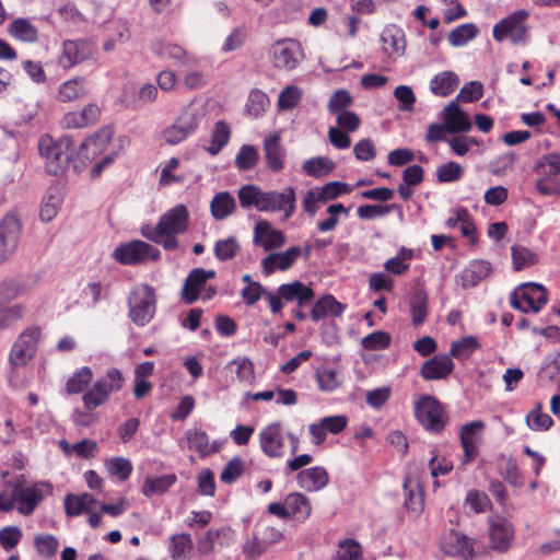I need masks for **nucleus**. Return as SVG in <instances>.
Returning <instances> with one entry per match:
<instances>
[{"label":"nucleus","mask_w":560,"mask_h":560,"mask_svg":"<svg viewBox=\"0 0 560 560\" xmlns=\"http://www.w3.org/2000/svg\"><path fill=\"white\" fill-rule=\"evenodd\" d=\"M413 256L415 254L412 249L400 247L394 257L384 262V269L389 273L400 276L409 269L410 261Z\"/></svg>","instance_id":"39"},{"label":"nucleus","mask_w":560,"mask_h":560,"mask_svg":"<svg viewBox=\"0 0 560 560\" xmlns=\"http://www.w3.org/2000/svg\"><path fill=\"white\" fill-rule=\"evenodd\" d=\"M511 253L513 267L516 271L533 266L538 261L537 254L521 245H513L511 247Z\"/></svg>","instance_id":"46"},{"label":"nucleus","mask_w":560,"mask_h":560,"mask_svg":"<svg viewBox=\"0 0 560 560\" xmlns=\"http://www.w3.org/2000/svg\"><path fill=\"white\" fill-rule=\"evenodd\" d=\"M90 83L84 77H74L65 81L58 90V100L62 103L74 102L84 97L90 91Z\"/></svg>","instance_id":"29"},{"label":"nucleus","mask_w":560,"mask_h":560,"mask_svg":"<svg viewBox=\"0 0 560 560\" xmlns=\"http://www.w3.org/2000/svg\"><path fill=\"white\" fill-rule=\"evenodd\" d=\"M22 226L15 214L8 213L0 221V264L9 260L16 252Z\"/></svg>","instance_id":"13"},{"label":"nucleus","mask_w":560,"mask_h":560,"mask_svg":"<svg viewBox=\"0 0 560 560\" xmlns=\"http://www.w3.org/2000/svg\"><path fill=\"white\" fill-rule=\"evenodd\" d=\"M479 33L478 27L474 23H465L455 27L448 34V42L454 47H459L468 44Z\"/></svg>","instance_id":"44"},{"label":"nucleus","mask_w":560,"mask_h":560,"mask_svg":"<svg viewBox=\"0 0 560 560\" xmlns=\"http://www.w3.org/2000/svg\"><path fill=\"white\" fill-rule=\"evenodd\" d=\"M9 33L15 39L35 43L38 39L37 28L27 19H15L9 25Z\"/></svg>","instance_id":"38"},{"label":"nucleus","mask_w":560,"mask_h":560,"mask_svg":"<svg viewBox=\"0 0 560 560\" xmlns=\"http://www.w3.org/2000/svg\"><path fill=\"white\" fill-rule=\"evenodd\" d=\"M215 277L214 270H206L203 268L192 269L185 280L183 287V300L187 304H191L198 300L200 291L206 287L209 279Z\"/></svg>","instance_id":"21"},{"label":"nucleus","mask_w":560,"mask_h":560,"mask_svg":"<svg viewBox=\"0 0 560 560\" xmlns=\"http://www.w3.org/2000/svg\"><path fill=\"white\" fill-rule=\"evenodd\" d=\"M480 343L474 336H466L459 340H455L451 345V355L459 361L468 359L478 348Z\"/></svg>","instance_id":"43"},{"label":"nucleus","mask_w":560,"mask_h":560,"mask_svg":"<svg viewBox=\"0 0 560 560\" xmlns=\"http://www.w3.org/2000/svg\"><path fill=\"white\" fill-rule=\"evenodd\" d=\"M93 372L89 366H83L78 370L67 382L66 389L68 394L82 393L85 387L91 383Z\"/></svg>","instance_id":"47"},{"label":"nucleus","mask_w":560,"mask_h":560,"mask_svg":"<svg viewBox=\"0 0 560 560\" xmlns=\"http://www.w3.org/2000/svg\"><path fill=\"white\" fill-rule=\"evenodd\" d=\"M544 285L526 282L517 285L510 294V304L522 313H538L547 304Z\"/></svg>","instance_id":"7"},{"label":"nucleus","mask_w":560,"mask_h":560,"mask_svg":"<svg viewBox=\"0 0 560 560\" xmlns=\"http://www.w3.org/2000/svg\"><path fill=\"white\" fill-rule=\"evenodd\" d=\"M113 135V129L105 127L93 136L86 138L75 153L73 168L77 172H80L88 163L92 162L98 154L104 152L108 147Z\"/></svg>","instance_id":"9"},{"label":"nucleus","mask_w":560,"mask_h":560,"mask_svg":"<svg viewBox=\"0 0 560 560\" xmlns=\"http://www.w3.org/2000/svg\"><path fill=\"white\" fill-rule=\"evenodd\" d=\"M4 487L12 490L13 509L16 508L22 515H31L45 494L51 492L50 485L46 482H35L28 486L23 475L4 480Z\"/></svg>","instance_id":"3"},{"label":"nucleus","mask_w":560,"mask_h":560,"mask_svg":"<svg viewBox=\"0 0 560 560\" xmlns=\"http://www.w3.org/2000/svg\"><path fill=\"white\" fill-rule=\"evenodd\" d=\"M489 536L493 549L506 551L514 537L511 522L499 515L491 516L489 518Z\"/></svg>","instance_id":"19"},{"label":"nucleus","mask_w":560,"mask_h":560,"mask_svg":"<svg viewBox=\"0 0 560 560\" xmlns=\"http://www.w3.org/2000/svg\"><path fill=\"white\" fill-rule=\"evenodd\" d=\"M264 153L266 163L272 172H280L284 167V150L279 132L275 131L265 137Z\"/></svg>","instance_id":"24"},{"label":"nucleus","mask_w":560,"mask_h":560,"mask_svg":"<svg viewBox=\"0 0 560 560\" xmlns=\"http://www.w3.org/2000/svg\"><path fill=\"white\" fill-rule=\"evenodd\" d=\"M189 213L184 205H176L167 210L155 226L144 225L141 235L161 245L165 250H176L179 247L177 236L188 228Z\"/></svg>","instance_id":"2"},{"label":"nucleus","mask_w":560,"mask_h":560,"mask_svg":"<svg viewBox=\"0 0 560 560\" xmlns=\"http://www.w3.org/2000/svg\"><path fill=\"white\" fill-rule=\"evenodd\" d=\"M490 264L486 260L471 261L460 273V284L464 289L477 285L490 273Z\"/></svg>","instance_id":"33"},{"label":"nucleus","mask_w":560,"mask_h":560,"mask_svg":"<svg viewBox=\"0 0 560 560\" xmlns=\"http://www.w3.org/2000/svg\"><path fill=\"white\" fill-rule=\"evenodd\" d=\"M162 139L170 145H176L187 140L190 135L187 130L175 119L172 125L166 127L161 135Z\"/></svg>","instance_id":"63"},{"label":"nucleus","mask_w":560,"mask_h":560,"mask_svg":"<svg viewBox=\"0 0 560 560\" xmlns=\"http://www.w3.org/2000/svg\"><path fill=\"white\" fill-rule=\"evenodd\" d=\"M528 15V11L518 10L501 20L493 27V38L498 42L510 39L513 44L524 43L527 38Z\"/></svg>","instance_id":"10"},{"label":"nucleus","mask_w":560,"mask_h":560,"mask_svg":"<svg viewBox=\"0 0 560 560\" xmlns=\"http://www.w3.org/2000/svg\"><path fill=\"white\" fill-rule=\"evenodd\" d=\"M445 128L448 132H467L472 125L468 115L462 110L456 101H452L445 106L442 115Z\"/></svg>","instance_id":"23"},{"label":"nucleus","mask_w":560,"mask_h":560,"mask_svg":"<svg viewBox=\"0 0 560 560\" xmlns=\"http://www.w3.org/2000/svg\"><path fill=\"white\" fill-rule=\"evenodd\" d=\"M235 209V199L228 191H220L215 194L210 201L211 215L218 221L224 220L231 215Z\"/></svg>","instance_id":"35"},{"label":"nucleus","mask_w":560,"mask_h":560,"mask_svg":"<svg viewBox=\"0 0 560 560\" xmlns=\"http://www.w3.org/2000/svg\"><path fill=\"white\" fill-rule=\"evenodd\" d=\"M542 404L538 402L536 407L526 416L527 425L535 431L548 430L553 421L547 413L541 412Z\"/></svg>","instance_id":"55"},{"label":"nucleus","mask_w":560,"mask_h":560,"mask_svg":"<svg viewBox=\"0 0 560 560\" xmlns=\"http://www.w3.org/2000/svg\"><path fill=\"white\" fill-rule=\"evenodd\" d=\"M207 108L200 102H191L177 116L176 120L191 136L199 128L200 124L206 119Z\"/></svg>","instance_id":"26"},{"label":"nucleus","mask_w":560,"mask_h":560,"mask_svg":"<svg viewBox=\"0 0 560 560\" xmlns=\"http://www.w3.org/2000/svg\"><path fill=\"white\" fill-rule=\"evenodd\" d=\"M534 172L539 175L535 188L542 196H560V152L542 154L534 164Z\"/></svg>","instance_id":"5"},{"label":"nucleus","mask_w":560,"mask_h":560,"mask_svg":"<svg viewBox=\"0 0 560 560\" xmlns=\"http://www.w3.org/2000/svg\"><path fill=\"white\" fill-rule=\"evenodd\" d=\"M230 136L231 130L225 121L219 120L215 122L211 135V144L208 151L211 154H218L228 144Z\"/></svg>","instance_id":"45"},{"label":"nucleus","mask_w":560,"mask_h":560,"mask_svg":"<svg viewBox=\"0 0 560 560\" xmlns=\"http://www.w3.org/2000/svg\"><path fill=\"white\" fill-rule=\"evenodd\" d=\"M160 250L143 241L135 240L118 245L113 252V258L121 265H138L148 260H158Z\"/></svg>","instance_id":"8"},{"label":"nucleus","mask_w":560,"mask_h":560,"mask_svg":"<svg viewBox=\"0 0 560 560\" xmlns=\"http://www.w3.org/2000/svg\"><path fill=\"white\" fill-rule=\"evenodd\" d=\"M229 365L236 368L235 373L240 382L250 384L255 380L254 364L248 358L234 359Z\"/></svg>","instance_id":"64"},{"label":"nucleus","mask_w":560,"mask_h":560,"mask_svg":"<svg viewBox=\"0 0 560 560\" xmlns=\"http://www.w3.org/2000/svg\"><path fill=\"white\" fill-rule=\"evenodd\" d=\"M289 518L305 522L312 514L311 500L301 492H291L285 497Z\"/></svg>","instance_id":"30"},{"label":"nucleus","mask_w":560,"mask_h":560,"mask_svg":"<svg viewBox=\"0 0 560 560\" xmlns=\"http://www.w3.org/2000/svg\"><path fill=\"white\" fill-rule=\"evenodd\" d=\"M459 84L455 72H438L430 82V90L434 95L447 96L454 92Z\"/></svg>","instance_id":"37"},{"label":"nucleus","mask_w":560,"mask_h":560,"mask_svg":"<svg viewBox=\"0 0 560 560\" xmlns=\"http://www.w3.org/2000/svg\"><path fill=\"white\" fill-rule=\"evenodd\" d=\"M177 481L175 474H167L163 476H147L141 486V493L147 498L153 495H163L166 493Z\"/></svg>","instance_id":"32"},{"label":"nucleus","mask_w":560,"mask_h":560,"mask_svg":"<svg viewBox=\"0 0 560 560\" xmlns=\"http://www.w3.org/2000/svg\"><path fill=\"white\" fill-rule=\"evenodd\" d=\"M417 420L428 431L439 433L446 423V416L441 404L432 396H422L416 404Z\"/></svg>","instance_id":"11"},{"label":"nucleus","mask_w":560,"mask_h":560,"mask_svg":"<svg viewBox=\"0 0 560 560\" xmlns=\"http://www.w3.org/2000/svg\"><path fill=\"white\" fill-rule=\"evenodd\" d=\"M124 383L122 374L117 369H110L106 375L98 378L95 385L101 386V389L109 397L112 393H117L121 389Z\"/></svg>","instance_id":"52"},{"label":"nucleus","mask_w":560,"mask_h":560,"mask_svg":"<svg viewBox=\"0 0 560 560\" xmlns=\"http://www.w3.org/2000/svg\"><path fill=\"white\" fill-rule=\"evenodd\" d=\"M186 439L188 447L196 451L201 456L211 455L220 450V444L215 441L210 443L208 434L201 430H188L186 432Z\"/></svg>","instance_id":"34"},{"label":"nucleus","mask_w":560,"mask_h":560,"mask_svg":"<svg viewBox=\"0 0 560 560\" xmlns=\"http://www.w3.org/2000/svg\"><path fill=\"white\" fill-rule=\"evenodd\" d=\"M284 429L280 422H272L259 432V444L268 457H280L283 455Z\"/></svg>","instance_id":"18"},{"label":"nucleus","mask_w":560,"mask_h":560,"mask_svg":"<svg viewBox=\"0 0 560 560\" xmlns=\"http://www.w3.org/2000/svg\"><path fill=\"white\" fill-rule=\"evenodd\" d=\"M278 293L287 302L296 301L299 306H303L314 298L313 289L298 280L291 283L281 284L278 288Z\"/></svg>","instance_id":"31"},{"label":"nucleus","mask_w":560,"mask_h":560,"mask_svg":"<svg viewBox=\"0 0 560 560\" xmlns=\"http://www.w3.org/2000/svg\"><path fill=\"white\" fill-rule=\"evenodd\" d=\"M106 469L120 481L127 480L132 472V464L125 457H113L106 462Z\"/></svg>","instance_id":"56"},{"label":"nucleus","mask_w":560,"mask_h":560,"mask_svg":"<svg viewBox=\"0 0 560 560\" xmlns=\"http://www.w3.org/2000/svg\"><path fill=\"white\" fill-rule=\"evenodd\" d=\"M192 549V540L189 534H177L171 537V557L180 559Z\"/></svg>","instance_id":"62"},{"label":"nucleus","mask_w":560,"mask_h":560,"mask_svg":"<svg viewBox=\"0 0 560 560\" xmlns=\"http://www.w3.org/2000/svg\"><path fill=\"white\" fill-rule=\"evenodd\" d=\"M392 337L388 332L377 330L366 335L361 339V346L365 350L376 351L384 350L389 347Z\"/></svg>","instance_id":"57"},{"label":"nucleus","mask_w":560,"mask_h":560,"mask_svg":"<svg viewBox=\"0 0 560 560\" xmlns=\"http://www.w3.org/2000/svg\"><path fill=\"white\" fill-rule=\"evenodd\" d=\"M486 425L482 421L477 420L465 423L460 428L459 439L464 450V465L472 462L477 457L479 453V446L482 443V433Z\"/></svg>","instance_id":"16"},{"label":"nucleus","mask_w":560,"mask_h":560,"mask_svg":"<svg viewBox=\"0 0 560 560\" xmlns=\"http://www.w3.org/2000/svg\"><path fill=\"white\" fill-rule=\"evenodd\" d=\"M74 142L72 138L65 136L54 140L50 136L44 135L39 138L38 150L45 159L46 171L51 175L62 174L73 159Z\"/></svg>","instance_id":"4"},{"label":"nucleus","mask_w":560,"mask_h":560,"mask_svg":"<svg viewBox=\"0 0 560 560\" xmlns=\"http://www.w3.org/2000/svg\"><path fill=\"white\" fill-rule=\"evenodd\" d=\"M339 550L334 560H362V547L354 539H345L338 544Z\"/></svg>","instance_id":"58"},{"label":"nucleus","mask_w":560,"mask_h":560,"mask_svg":"<svg viewBox=\"0 0 560 560\" xmlns=\"http://www.w3.org/2000/svg\"><path fill=\"white\" fill-rule=\"evenodd\" d=\"M346 306L339 303L332 295L328 294L318 300L312 308L311 316L314 322H318L320 318L331 315L340 316Z\"/></svg>","instance_id":"36"},{"label":"nucleus","mask_w":560,"mask_h":560,"mask_svg":"<svg viewBox=\"0 0 560 560\" xmlns=\"http://www.w3.org/2000/svg\"><path fill=\"white\" fill-rule=\"evenodd\" d=\"M270 54L276 68L288 70L296 68L304 57L299 42L291 38L276 42Z\"/></svg>","instance_id":"14"},{"label":"nucleus","mask_w":560,"mask_h":560,"mask_svg":"<svg viewBox=\"0 0 560 560\" xmlns=\"http://www.w3.org/2000/svg\"><path fill=\"white\" fill-rule=\"evenodd\" d=\"M240 206L243 209H256L266 213H282V221L290 219L296 209V194L293 187L283 190H262L254 184L243 185L237 190Z\"/></svg>","instance_id":"1"},{"label":"nucleus","mask_w":560,"mask_h":560,"mask_svg":"<svg viewBox=\"0 0 560 560\" xmlns=\"http://www.w3.org/2000/svg\"><path fill=\"white\" fill-rule=\"evenodd\" d=\"M382 50L390 59H397L405 54L406 39L402 30L390 25L381 35Z\"/></svg>","instance_id":"22"},{"label":"nucleus","mask_w":560,"mask_h":560,"mask_svg":"<svg viewBox=\"0 0 560 560\" xmlns=\"http://www.w3.org/2000/svg\"><path fill=\"white\" fill-rule=\"evenodd\" d=\"M328 481V472L322 466L304 469L298 475L299 486L308 492H316L322 490L327 486Z\"/></svg>","instance_id":"27"},{"label":"nucleus","mask_w":560,"mask_h":560,"mask_svg":"<svg viewBox=\"0 0 560 560\" xmlns=\"http://www.w3.org/2000/svg\"><path fill=\"white\" fill-rule=\"evenodd\" d=\"M96 499L90 493H82L80 495L68 494L65 498V510L68 516H78L88 511Z\"/></svg>","instance_id":"40"},{"label":"nucleus","mask_w":560,"mask_h":560,"mask_svg":"<svg viewBox=\"0 0 560 560\" xmlns=\"http://www.w3.org/2000/svg\"><path fill=\"white\" fill-rule=\"evenodd\" d=\"M335 167L334 162L325 156L308 159L303 162V172L313 177H323L328 175Z\"/></svg>","instance_id":"42"},{"label":"nucleus","mask_w":560,"mask_h":560,"mask_svg":"<svg viewBox=\"0 0 560 560\" xmlns=\"http://www.w3.org/2000/svg\"><path fill=\"white\" fill-rule=\"evenodd\" d=\"M352 96L349 91L345 89H340L335 91L327 104V109L331 115H338L342 112H348L347 109L352 105Z\"/></svg>","instance_id":"51"},{"label":"nucleus","mask_w":560,"mask_h":560,"mask_svg":"<svg viewBox=\"0 0 560 560\" xmlns=\"http://www.w3.org/2000/svg\"><path fill=\"white\" fill-rule=\"evenodd\" d=\"M92 44L88 40H66L61 62L63 67H73L92 54Z\"/></svg>","instance_id":"25"},{"label":"nucleus","mask_w":560,"mask_h":560,"mask_svg":"<svg viewBox=\"0 0 560 560\" xmlns=\"http://www.w3.org/2000/svg\"><path fill=\"white\" fill-rule=\"evenodd\" d=\"M440 548L450 557H458L464 560L475 557V540L455 529H450L442 536Z\"/></svg>","instance_id":"15"},{"label":"nucleus","mask_w":560,"mask_h":560,"mask_svg":"<svg viewBox=\"0 0 560 560\" xmlns=\"http://www.w3.org/2000/svg\"><path fill=\"white\" fill-rule=\"evenodd\" d=\"M453 370L452 359L446 354H439L423 363L421 374L425 380H441L450 375Z\"/></svg>","instance_id":"28"},{"label":"nucleus","mask_w":560,"mask_h":560,"mask_svg":"<svg viewBox=\"0 0 560 560\" xmlns=\"http://www.w3.org/2000/svg\"><path fill=\"white\" fill-rule=\"evenodd\" d=\"M259 159L258 150L254 145L244 144L235 156V164L242 171L253 168Z\"/></svg>","instance_id":"59"},{"label":"nucleus","mask_w":560,"mask_h":560,"mask_svg":"<svg viewBox=\"0 0 560 560\" xmlns=\"http://www.w3.org/2000/svg\"><path fill=\"white\" fill-rule=\"evenodd\" d=\"M129 317L132 323L142 327L151 322L156 310V295L149 284H138L128 296Z\"/></svg>","instance_id":"6"},{"label":"nucleus","mask_w":560,"mask_h":560,"mask_svg":"<svg viewBox=\"0 0 560 560\" xmlns=\"http://www.w3.org/2000/svg\"><path fill=\"white\" fill-rule=\"evenodd\" d=\"M410 313L415 326H419L425 320L428 315V296L423 291L420 290L413 294Z\"/></svg>","instance_id":"48"},{"label":"nucleus","mask_w":560,"mask_h":560,"mask_svg":"<svg viewBox=\"0 0 560 560\" xmlns=\"http://www.w3.org/2000/svg\"><path fill=\"white\" fill-rule=\"evenodd\" d=\"M327 213L329 218L318 222L317 229L323 233L330 232L336 229L339 214H342L345 218L349 215V208H346L342 203H334L327 208Z\"/></svg>","instance_id":"50"},{"label":"nucleus","mask_w":560,"mask_h":560,"mask_svg":"<svg viewBox=\"0 0 560 560\" xmlns=\"http://www.w3.org/2000/svg\"><path fill=\"white\" fill-rule=\"evenodd\" d=\"M320 196L323 203L337 199L340 196L350 194L352 191V188L347 184L342 182H329L325 184L322 187L317 188Z\"/></svg>","instance_id":"60"},{"label":"nucleus","mask_w":560,"mask_h":560,"mask_svg":"<svg viewBox=\"0 0 560 560\" xmlns=\"http://www.w3.org/2000/svg\"><path fill=\"white\" fill-rule=\"evenodd\" d=\"M268 105L269 98L267 94L259 90H254L248 95L246 110L249 116L257 118L266 112Z\"/></svg>","instance_id":"53"},{"label":"nucleus","mask_w":560,"mask_h":560,"mask_svg":"<svg viewBox=\"0 0 560 560\" xmlns=\"http://www.w3.org/2000/svg\"><path fill=\"white\" fill-rule=\"evenodd\" d=\"M42 335L39 327L26 328L13 343L9 362L13 368L25 365L35 354Z\"/></svg>","instance_id":"12"},{"label":"nucleus","mask_w":560,"mask_h":560,"mask_svg":"<svg viewBox=\"0 0 560 560\" xmlns=\"http://www.w3.org/2000/svg\"><path fill=\"white\" fill-rule=\"evenodd\" d=\"M301 254L302 248L299 246H291L284 252L271 253L261 260V268L267 276L277 270L285 271L291 268Z\"/></svg>","instance_id":"20"},{"label":"nucleus","mask_w":560,"mask_h":560,"mask_svg":"<svg viewBox=\"0 0 560 560\" xmlns=\"http://www.w3.org/2000/svg\"><path fill=\"white\" fill-rule=\"evenodd\" d=\"M180 161L177 158H171L160 166V178L159 184L167 187L174 184H182L185 180L183 174L177 173Z\"/></svg>","instance_id":"41"},{"label":"nucleus","mask_w":560,"mask_h":560,"mask_svg":"<svg viewBox=\"0 0 560 560\" xmlns=\"http://www.w3.org/2000/svg\"><path fill=\"white\" fill-rule=\"evenodd\" d=\"M62 198L58 190L55 194L49 192L43 200L39 217L44 222L51 221L61 207Z\"/></svg>","instance_id":"54"},{"label":"nucleus","mask_w":560,"mask_h":560,"mask_svg":"<svg viewBox=\"0 0 560 560\" xmlns=\"http://www.w3.org/2000/svg\"><path fill=\"white\" fill-rule=\"evenodd\" d=\"M287 237L284 233L272 226L268 220H258L254 225L253 243L261 246L265 252H271L282 247Z\"/></svg>","instance_id":"17"},{"label":"nucleus","mask_w":560,"mask_h":560,"mask_svg":"<svg viewBox=\"0 0 560 560\" xmlns=\"http://www.w3.org/2000/svg\"><path fill=\"white\" fill-rule=\"evenodd\" d=\"M240 248L241 247L236 238L230 236L228 238L217 241L213 252L218 260L225 261L234 258L237 255Z\"/></svg>","instance_id":"49"},{"label":"nucleus","mask_w":560,"mask_h":560,"mask_svg":"<svg viewBox=\"0 0 560 560\" xmlns=\"http://www.w3.org/2000/svg\"><path fill=\"white\" fill-rule=\"evenodd\" d=\"M302 100V91L295 85L284 88L278 97V107L281 110L294 108Z\"/></svg>","instance_id":"61"}]
</instances>
